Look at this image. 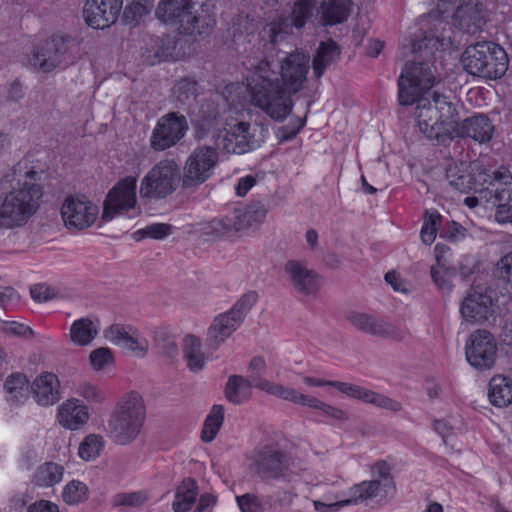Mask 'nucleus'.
<instances>
[{"mask_svg":"<svg viewBox=\"0 0 512 512\" xmlns=\"http://www.w3.org/2000/svg\"><path fill=\"white\" fill-rule=\"evenodd\" d=\"M309 68L310 57L302 52L289 53L280 65L268 56L251 63L247 78L251 104L275 121L285 120L293 109L291 95L303 88Z\"/></svg>","mask_w":512,"mask_h":512,"instance_id":"1","label":"nucleus"},{"mask_svg":"<svg viewBox=\"0 0 512 512\" xmlns=\"http://www.w3.org/2000/svg\"><path fill=\"white\" fill-rule=\"evenodd\" d=\"M434 82L435 77L428 63L406 65L398 80V99L404 106L417 103L415 117L420 132L429 140L444 143L453 139L458 113L444 94L434 92L431 100L423 98Z\"/></svg>","mask_w":512,"mask_h":512,"instance_id":"2","label":"nucleus"},{"mask_svg":"<svg viewBox=\"0 0 512 512\" xmlns=\"http://www.w3.org/2000/svg\"><path fill=\"white\" fill-rule=\"evenodd\" d=\"M37 172L17 163L0 180V229L24 226L40 207L43 190Z\"/></svg>","mask_w":512,"mask_h":512,"instance_id":"3","label":"nucleus"},{"mask_svg":"<svg viewBox=\"0 0 512 512\" xmlns=\"http://www.w3.org/2000/svg\"><path fill=\"white\" fill-rule=\"evenodd\" d=\"M156 16L180 34L189 36L209 35L216 26L214 12L207 5H201L199 12L194 0H161Z\"/></svg>","mask_w":512,"mask_h":512,"instance_id":"4","label":"nucleus"},{"mask_svg":"<svg viewBox=\"0 0 512 512\" xmlns=\"http://www.w3.org/2000/svg\"><path fill=\"white\" fill-rule=\"evenodd\" d=\"M145 419L144 401L139 393L132 391L117 401L107 419L105 432L115 444L128 445L140 435Z\"/></svg>","mask_w":512,"mask_h":512,"instance_id":"5","label":"nucleus"},{"mask_svg":"<svg viewBox=\"0 0 512 512\" xmlns=\"http://www.w3.org/2000/svg\"><path fill=\"white\" fill-rule=\"evenodd\" d=\"M462 63L471 75L497 79L507 71L509 60L505 50L498 44L478 42L466 48Z\"/></svg>","mask_w":512,"mask_h":512,"instance_id":"6","label":"nucleus"},{"mask_svg":"<svg viewBox=\"0 0 512 512\" xmlns=\"http://www.w3.org/2000/svg\"><path fill=\"white\" fill-rule=\"evenodd\" d=\"M182 183V174L174 159H162L142 178L140 196L148 199H163L171 195Z\"/></svg>","mask_w":512,"mask_h":512,"instance_id":"7","label":"nucleus"},{"mask_svg":"<svg viewBox=\"0 0 512 512\" xmlns=\"http://www.w3.org/2000/svg\"><path fill=\"white\" fill-rule=\"evenodd\" d=\"M292 465L291 457L275 445H265L257 450L253 463L255 473L265 482L294 481L298 475Z\"/></svg>","mask_w":512,"mask_h":512,"instance_id":"8","label":"nucleus"},{"mask_svg":"<svg viewBox=\"0 0 512 512\" xmlns=\"http://www.w3.org/2000/svg\"><path fill=\"white\" fill-rule=\"evenodd\" d=\"M216 148L202 145L194 148L185 160L182 171V187L197 188L209 180L218 164Z\"/></svg>","mask_w":512,"mask_h":512,"instance_id":"9","label":"nucleus"},{"mask_svg":"<svg viewBox=\"0 0 512 512\" xmlns=\"http://www.w3.org/2000/svg\"><path fill=\"white\" fill-rule=\"evenodd\" d=\"M60 214L68 230L81 231L95 223L99 208L86 195L70 194L64 198Z\"/></svg>","mask_w":512,"mask_h":512,"instance_id":"10","label":"nucleus"},{"mask_svg":"<svg viewBox=\"0 0 512 512\" xmlns=\"http://www.w3.org/2000/svg\"><path fill=\"white\" fill-rule=\"evenodd\" d=\"M265 140V129L245 121L227 123L223 148L227 153L243 154L258 148Z\"/></svg>","mask_w":512,"mask_h":512,"instance_id":"11","label":"nucleus"},{"mask_svg":"<svg viewBox=\"0 0 512 512\" xmlns=\"http://www.w3.org/2000/svg\"><path fill=\"white\" fill-rule=\"evenodd\" d=\"M68 51V40L53 35L34 46L28 61L34 69L49 73L67 62Z\"/></svg>","mask_w":512,"mask_h":512,"instance_id":"12","label":"nucleus"},{"mask_svg":"<svg viewBox=\"0 0 512 512\" xmlns=\"http://www.w3.org/2000/svg\"><path fill=\"white\" fill-rule=\"evenodd\" d=\"M496 292L491 288L468 291L460 304L461 317L472 324H483L495 313Z\"/></svg>","mask_w":512,"mask_h":512,"instance_id":"13","label":"nucleus"},{"mask_svg":"<svg viewBox=\"0 0 512 512\" xmlns=\"http://www.w3.org/2000/svg\"><path fill=\"white\" fill-rule=\"evenodd\" d=\"M137 178L127 176L119 180L108 192L104 203L102 219L110 221L118 215L134 209L137 204Z\"/></svg>","mask_w":512,"mask_h":512,"instance_id":"14","label":"nucleus"},{"mask_svg":"<svg viewBox=\"0 0 512 512\" xmlns=\"http://www.w3.org/2000/svg\"><path fill=\"white\" fill-rule=\"evenodd\" d=\"M497 344L487 330H476L466 344L465 354L468 363L479 371L493 368L497 358Z\"/></svg>","mask_w":512,"mask_h":512,"instance_id":"15","label":"nucleus"},{"mask_svg":"<svg viewBox=\"0 0 512 512\" xmlns=\"http://www.w3.org/2000/svg\"><path fill=\"white\" fill-rule=\"evenodd\" d=\"M188 122L184 115L170 112L163 115L154 127L150 145L155 151H164L175 146L186 134Z\"/></svg>","mask_w":512,"mask_h":512,"instance_id":"16","label":"nucleus"},{"mask_svg":"<svg viewBox=\"0 0 512 512\" xmlns=\"http://www.w3.org/2000/svg\"><path fill=\"white\" fill-rule=\"evenodd\" d=\"M477 175L481 178L479 187L482 189L478 191L481 198L493 205L512 199V175L507 168L501 167L491 174L483 168Z\"/></svg>","mask_w":512,"mask_h":512,"instance_id":"17","label":"nucleus"},{"mask_svg":"<svg viewBox=\"0 0 512 512\" xmlns=\"http://www.w3.org/2000/svg\"><path fill=\"white\" fill-rule=\"evenodd\" d=\"M345 319L351 327L364 334L397 341L403 339L400 330L375 314L350 310L345 314Z\"/></svg>","mask_w":512,"mask_h":512,"instance_id":"18","label":"nucleus"},{"mask_svg":"<svg viewBox=\"0 0 512 512\" xmlns=\"http://www.w3.org/2000/svg\"><path fill=\"white\" fill-rule=\"evenodd\" d=\"M487 10L483 0H461L452 16L453 25L469 34H475L485 25Z\"/></svg>","mask_w":512,"mask_h":512,"instance_id":"19","label":"nucleus"},{"mask_svg":"<svg viewBox=\"0 0 512 512\" xmlns=\"http://www.w3.org/2000/svg\"><path fill=\"white\" fill-rule=\"evenodd\" d=\"M123 0H87L83 14L86 23L94 29H105L116 22Z\"/></svg>","mask_w":512,"mask_h":512,"instance_id":"20","label":"nucleus"},{"mask_svg":"<svg viewBox=\"0 0 512 512\" xmlns=\"http://www.w3.org/2000/svg\"><path fill=\"white\" fill-rule=\"evenodd\" d=\"M329 384L352 399L374 405L378 408L392 412H398L402 409L400 402L360 385L341 381H333V383Z\"/></svg>","mask_w":512,"mask_h":512,"instance_id":"21","label":"nucleus"},{"mask_svg":"<svg viewBox=\"0 0 512 512\" xmlns=\"http://www.w3.org/2000/svg\"><path fill=\"white\" fill-rule=\"evenodd\" d=\"M479 170H483V168L480 166L472 167L466 162H454L446 169V179L453 189L461 193L470 191L478 193L482 189L479 187L481 178L477 175Z\"/></svg>","mask_w":512,"mask_h":512,"instance_id":"22","label":"nucleus"},{"mask_svg":"<svg viewBox=\"0 0 512 512\" xmlns=\"http://www.w3.org/2000/svg\"><path fill=\"white\" fill-rule=\"evenodd\" d=\"M89 418L88 406L77 398H69L57 408V423L65 430L79 431L88 423Z\"/></svg>","mask_w":512,"mask_h":512,"instance_id":"23","label":"nucleus"},{"mask_svg":"<svg viewBox=\"0 0 512 512\" xmlns=\"http://www.w3.org/2000/svg\"><path fill=\"white\" fill-rule=\"evenodd\" d=\"M284 272L288 276L291 285L301 294L315 295L320 288L317 273L297 260H289L284 266Z\"/></svg>","mask_w":512,"mask_h":512,"instance_id":"24","label":"nucleus"},{"mask_svg":"<svg viewBox=\"0 0 512 512\" xmlns=\"http://www.w3.org/2000/svg\"><path fill=\"white\" fill-rule=\"evenodd\" d=\"M104 335L111 343L133 352L138 357H144L148 352V341L139 338L130 327L114 324L105 331Z\"/></svg>","mask_w":512,"mask_h":512,"instance_id":"25","label":"nucleus"},{"mask_svg":"<svg viewBox=\"0 0 512 512\" xmlns=\"http://www.w3.org/2000/svg\"><path fill=\"white\" fill-rule=\"evenodd\" d=\"M494 126L485 115H476L465 119L462 123L456 120L455 137H469L479 143L488 142L493 135Z\"/></svg>","mask_w":512,"mask_h":512,"instance_id":"26","label":"nucleus"},{"mask_svg":"<svg viewBox=\"0 0 512 512\" xmlns=\"http://www.w3.org/2000/svg\"><path fill=\"white\" fill-rule=\"evenodd\" d=\"M30 388L34 400L40 406H51L60 399V383L53 373L40 374L34 379Z\"/></svg>","mask_w":512,"mask_h":512,"instance_id":"27","label":"nucleus"},{"mask_svg":"<svg viewBox=\"0 0 512 512\" xmlns=\"http://www.w3.org/2000/svg\"><path fill=\"white\" fill-rule=\"evenodd\" d=\"M268 212L267 206L263 202H254L243 208H238L230 214L234 225V231L240 232L254 225L260 224Z\"/></svg>","mask_w":512,"mask_h":512,"instance_id":"28","label":"nucleus"},{"mask_svg":"<svg viewBox=\"0 0 512 512\" xmlns=\"http://www.w3.org/2000/svg\"><path fill=\"white\" fill-rule=\"evenodd\" d=\"M240 324L227 312L221 313L214 318L207 331V345L217 349L227 338H229Z\"/></svg>","mask_w":512,"mask_h":512,"instance_id":"29","label":"nucleus"},{"mask_svg":"<svg viewBox=\"0 0 512 512\" xmlns=\"http://www.w3.org/2000/svg\"><path fill=\"white\" fill-rule=\"evenodd\" d=\"M292 25L287 17H277L266 23L260 31V41L266 50H273L276 45L286 40L292 33Z\"/></svg>","mask_w":512,"mask_h":512,"instance_id":"30","label":"nucleus"},{"mask_svg":"<svg viewBox=\"0 0 512 512\" xmlns=\"http://www.w3.org/2000/svg\"><path fill=\"white\" fill-rule=\"evenodd\" d=\"M30 386L27 377L19 372L9 375L4 383L6 401L11 406H20L29 398Z\"/></svg>","mask_w":512,"mask_h":512,"instance_id":"31","label":"nucleus"},{"mask_svg":"<svg viewBox=\"0 0 512 512\" xmlns=\"http://www.w3.org/2000/svg\"><path fill=\"white\" fill-rule=\"evenodd\" d=\"M340 56V49L335 41L328 40L319 44L312 60L313 74L316 78L322 77L325 70L335 63Z\"/></svg>","mask_w":512,"mask_h":512,"instance_id":"32","label":"nucleus"},{"mask_svg":"<svg viewBox=\"0 0 512 512\" xmlns=\"http://www.w3.org/2000/svg\"><path fill=\"white\" fill-rule=\"evenodd\" d=\"M351 0H322L317 9L326 25L342 23L350 14Z\"/></svg>","mask_w":512,"mask_h":512,"instance_id":"33","label":"nucleus"},{"mask_svg":"<svg viewBox=\"0 0 512 512\" xmlns=\"http://www.w3.org/2000/svg\"><path fill=\"white\" fill-rule=\"evenodd\" d=\"M99 333V323L91 318L83 317L75 320L70 327L69 339L78 346L89 345Z\"/></svg>","mask_w":512,"mask_h":512,"instance_id":"34","label":"nucleus"},{"mask_svg":"<svg viewBox=\"0 0 512 512\" xmlns=\"http://www.w3.org/2000/svg\"><path fill=\"white\" fill-rule=\"evenodd\" d=\"M201 348L202 343L198 337L191 334L185 336L183 340V358L191 372H200L206 365L207 358Z\"/></svg>","mask_w":512,"mask_h":512,"instance_id":"35","label":"nucleus"},{"mask_svg":"<svg viewBox=\"0 0 512 512\" xmlns=\"http://www.w3.org/2000/svg\"><path fill=\"white\" fill-rule=\"evenodd\" d=\"M253 382L241 375H232L228 378L225 386L226 399L235 404L248 401L252 396Z\"/></svg>","mask_w":512,"mask_h":512,"instance_id":"36","label":"nucleus"},{"mask_svg":"<svg viewBox=\"0 0 512 512\" xmlns=\"http://www.w3.org/2000/svg\"><path fill=\"white\" fill-rule=\"evenodd\" d=\"M198 486L193 478H185L175 490L172 509L174 512H188L195 503Z\"/></svg>","mask_w":512,"mask_h":512,"instance_id":"37","label":"nucleus"},{"mask_svg":"<svg viewBox=\"0 0 512 512\" xmlns=\"http://www.w3.org/2000/svg\"><path fill=\"white\" fill-rule=\"evenodd\" d=\"M489 400L496 407H507L512 402V380L494 376L489 382Z\"/></svg>","mask_w":512,"mask_h":512,"instance_id":"38","label":"nucleus"},{"mask_svg":"<svg viewBox=\"0 0 512 512\" xmlns=\"http://www.w3.org/2000/svg\"><path fill=\"white\" fill-rule=\"evenodd\" d=\"M256 388L272 395L283 399L285 401H290L294 404H299L305 406L306 401L309 395L303 394L296 389L288 386H284L279 383H274L271 381H258L256 384Z\"/></svg>","mask_w":512,"mask_h":512,"instance_id":"39","label":"nucleus"},{"mask_svg":"<svg viewBox=\"0 0 512 512\" xmlns=\"http://www.w3.org/2000/svg\"><path fill=\"white\" fill-rule=\"evenodd\" d=\"M63 472V466L55 462H45L37 467L32 481L38 487H52L62 480Z\"/></svg>","mask_w":512,"mask_h":512,"instance_id":"40","label":"nucleus"},{"mask_svg":"<svg viewBox=\"0 0 512 512\" xmlns=\"http://www.w3.org/2000/svg\"><path fill=\"white\" fill-rule=\"evenodd\" d=\"M223 421L224 407L220 404L213 405L203 423L201 431L202 441L205 443L212 442L216 438Z\"/></svg>","mask_w":512,"mask_h":512,"instance_id":"41","label":"nucleus"},{"mask_svg":"<svg viewBox=\"0 0 512 512\" xmlns=\"http://www.w3.org/2000/svg\"><path fill=\"white\" fill-rule=\"evenodd\" d=\"M380 480L363 481L359 484H355L349 490L350 497L344 500V504L353 505L360 501L373 499L378 495L381 487Z\"/></svg>","mask_w":512,"mask_h":512,"instance_id":"42","label":"nucleus"},{"mask_svg":"<svg viewBox=\"0 0 512 512\" xmlns=\"http://www.w3.org/2000/svg\"><path fill=\"white\" fill-rule=\"evenodd\" d=\"M234 231V225L230 215L224 218H215L203 227V235L208 240L230 236Z\"/></svg>","mask_w":512,"mask_h":512,"instance_id":"43","label":"nucleus"},{"mask_svg":"<svg viewBox=\"0 0 512 512\" xmlns=\"http://www.w3.org/2000/svg\"><path fill=\"white\" fill-rule=\"evenodd\" d=\"M257 300L258 294L255 291H248L226 312L241 325L249 311L257 303Z\"/></svg>","mask_w":512,"mask_h":512,"instance_id":"44","label":"nucleus"},{"mask_svg":"<svg viewBox=\"0 0 512 512\" xmlns=\"http://www.w3.org/2000/svg\"><path fill=\"white\" fill-rule=\"evenodd\" d=\"M104 448V439L98 434H89L79 445L78 454L81 459L91 461L96 459Z\"/></svg>","mask_w":512,"mask_h":512,"instance_id":"45","label":"nucleus"},{"mask_svg":"<svg viewBox=\"0 0 512 512\" xmlns=\"http://www.w3.org/2000/svg\"><path fill=\"white\" fill-rule=\"evenodd\" d=\"M317 0H297L294 3L290 23L292 27L302 28L313 16Z\"/></svg>","mask_w":512,"mask_h":512,"instance_id":"46","label":"nucleus"},{"mask_svg":"<svg viewBox=\"0 0 512 512\" xmlns=\"http://www.w3.org/2000/svg\"><path fill=\"white\" fill-rule=\"evenodd\" d=\"M305 406L320 410L321 413L337 423L345 422L349 419L348 413L338 407L327 404L316 397L308 396Z\"/></svg>","mask_w":512,"mask_h":512,"instance_id":"47","label":"nucleus"},{"mask_svg":"<svg viewBox=\"0 0 512 512\" xmlns=\"http://www.w3.org/2000/svg\"><path fill=\"white\" fill-rule=\"evenodd\" d=\"M88 494V487L85 483L72 480L63 488L62 499L68 505H76L86 501Z\"/></svg>","mask_w":512,"mask_h":512,"instance_id":"48","label":"nucleus"},{"mask_svg":"<svg viewBox=\"0 0 512 512\" xmlns=\"http://www.w3.org/2000/svg\"><path fill=\"white\" fill-rule=\"evenodd\" d=\"M441 257L437 255V266L431 267V277L434 283L442 290L450 291L452 288L451 278L456 275L455 268L446 267L441 262Z\"/></svg>","mask_w":512,"mask_h":512,"instance_id":"49","label":"nucleus"},{"mask_svg":"<svg viewBox=\"0 0 512 512\" xmlns=\"http://www.w3.org/2000/svg\"><path fill=\"white\" fill-rule=\"evenodd\" d=\"M441 223V215L437 211L426 213L424 224L421 228V240L426 245H431L437 234V226Z\"/></svg>","mask_w":512,"mask_h":512,"instance_id":"50","label":"nucleus"},{"mask_svg":"<svg viewBox=\"0 0 512 512\" xmlns=\"http://www.w3.org/2000/svg\"><path fill=\"white\" fill-rule=\"evenodd\" d=\"M197 83L195 80L190 78H181L176 82L173 87V95L176 99L184 104L191 98L196 96Z\"/></svg>","mask_w":512,"mask_h":512,"instance_id":"51","label":"nucleus"},{"mask_svg":"<svg viewBox=\"0 0 512 512\" xmlns=\"http://www.w3.org/2000/svg\"><path fill=\"white\" fill-rule=\"evenodd\" d=\"M89 362L94 370L100 371L106 366L113 364L114 357L112 351L109 348L99 347L91 351Z\"/></svg>","mask_w":512,"mask_h":512,"instance_id":"52","label":"nucleus"},{"mask_svg":"<svg viewBox=\"0 0 512 512\" xmlns=\"http://www.w3.org/2000/svg\"><path fill=\"white\" fill-rule=\"evenodd\" d=\"M76 393L89 403L100 404L105 400V393L96 385L88 382L78 385Z\"/></svg>","mask_w":512,"mask_h":512,"instance_id":"53","label":"nucleus"},{"mask_svg":"<svg viewBox=\"0 0 512 512\" xmlns=\"http://www.w3.org/2000/svg\"><path fill=\"white\" fill-rule=\"evenodd\" d=\"M371 472L378 477L383 487H387L392 494L395 492V484L391 477V468L385 461H378L371 467Z\"/></svg>","mask_w":512,"mask_h":512,"instance_id":"54","label":"nucleus"},{"mask_svg":"<svg viewBox=\"0 0 512 512\" xmlns=\"http://www.w3.org/2000/svg\"><path fill=\"white\" fill-rule=\"evenodd\" d=\"M148 500V496L143 491L121 493L116 495L115 503L122 506L138 507Z\"/></svg>","mask_w":512,"mask_h":512,"instance_id":"55","label":"nucleus"},{"mask_svg":"<svg viewBox=\"0 0 512 512\" xmlns=\"http://www.w3.org/2000/svg\"><path fill=\"white\" fill-rule=\"evenodd\" d=\"M236 501L241 512H263L264 510L258 497L253 494L237 496Z\"/></svg>","mask_w":512,"mask_h":512,"instance_id":"56","label":"nucleus"},{"mask_svg":"<svg viewBox=\"0 0 512 512\" xmlns=\"http://www.w3.org/2000/svg\"><path fill=\"white\" fill-rule=\"evenodd\" d=\"M496 274L501 280L512 286V251L497 262Z\"/></svg>","mask_w":512,"mask_h":512,"instance_id":"57","label":"nucleus"},{"mask_svg":"<svg viewBox=\"0 0 512 512\" xmlns=\"http://www.w3.org/2000/svg\"><path fill=\"white\" fill-rule=\"evenodd\" d=\"M265 371L266 363L262 357L257 356L251 359L248 366L249 377L247 379L253 382L255 388L258 381H267L262 378Z\"/></svg>","mask_w":512,"mask_h":512,"instance_id":"58","label":"nucleus"},{"mask_svg":"<svg viewBox=\"0 0 512 512\" xmlns=\"http://www.w3.org/2000/svg\"><path fill=\"white\" fill-rule=\"evenodd\" d=\"M171 229L172 226L170 224L155 223L146 226L144 229L140 230L139 233L152 239L161 240L171 234Z\"/></svg>","mask_w":512,"mask_h":512,"instance_id":"59","label":"nucleus"},{"mask_svg":"<svg viewBox=\"0 0 512 512\" xmlns=\"http://www.w3.org/2000/svg\"><path fill=\"white\" fill-rule=\"evenodd\" d=\"M152 8V0H135L130 6H128L125 9V14H132V19L136 21L150 13Z\"/></svg>","mask_w":512,"mask_h":512,"instance_id":"60","label":"nucleus"},{"mask_svg":"<svg viewBox=\"0 0 512 512\" xmlns=\"http://www.w3.org/2000/svg\"><path fill=\"white\" fill-rule=\"evenodd\" d=\"M5 332L11 335H17L24 338H29L33 336V330L21 323L16 321L7 322L5 325Z\"/></svg>","mask_w":512,"mask_h":512,"instance_id":"61","label":"nucleus"},{"mask_svg":"<svg viewBox=\"0 0 512 512\" xmlns=\"http://www.w3.org/2000/svg\"><path fill=\"white\" fill-rule=\"evenodd\" d=\"M495 219L500 224H512V205L498 202L496 205Z\"/></svg>","mask_w":512,"mask_h":512,"instance_id":"62","label":"nucleus"},{"mask_svg":"<svg viewBox=\"0 0 512 512\" xmlns=\"http://www.w3.org/2000/svg\"><path fill=\"white\" fill-rule=\"evenodd\" d=\"M19 295L12 287L0 288V306L8 309L12 304L18 302Z\"/></svg>","mask_w":512,"mask_h":512,"instance_id":"63","label":"nucleus"},{"mask_svg":"<svg viewBox=\"0 0 512 512\" xmlns=\"http://www.w3.org/2000/svg\"><path fill=\"white\" fill-rule=\"evenodd\" d=\"M28 512H59V508L51 501L39 500L28 507Z\"/></svg>","mask_w":512,"mask_h":512,"instance_id":"64","label":"nucleus"}]
</instances>
